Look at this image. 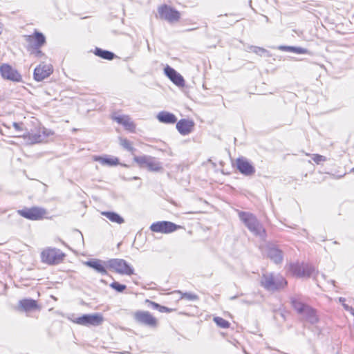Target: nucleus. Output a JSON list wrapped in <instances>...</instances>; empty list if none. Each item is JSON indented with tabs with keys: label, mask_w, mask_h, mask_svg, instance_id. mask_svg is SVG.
<instances>
[{
	"label": "nucleus",
	"mask_w": 354,
	"mask_h": 354,
	"mask_svg": "<svg viewBox=\"0 0 354 354\" xmlns=\"http://www.w3.org/2000/svg\"><path fill=\"white\" fill-rule=\"evenodd\" d=\"M27 44L26 50L30 56L37 59L45 57L41 48L46 44V37L41 32L35 30L32 34L24 35Z\"/></svg>",
	"instance_id": "f257e3e1"
},
{
	"label": "nucleus",
	"mask_w": 354,
	"mask_h": 354,
	"mask_svg": "<svg viewBox=\"0 0 354 354\" xmlns=\"http://www.w3.org/2000/svg\"><path fill=\"white\" fill-rule=\"evenodd\" d=\"M54 135V131L48 129L40 124L37 123L34 129L24 133L23 135H16L15 137L23 138L30 144H37L45 142L50 136Z\"/></svg>",
	"instance_id": "f03ea898"
},
{
	"label": "nucleus",
	"mask_w": 354,
	"mask_h": 354,
	"mask_svg": "<svg viewBox=\"0 0 354 354\" xmlns=\"http://www.w3.org/2000/svg\"><path fill=\"white\" fill-rule=\"evenodd\" d=\"M238 215L241 221L255 236L263 239L266 237V230L255 215L250 212L243 211H239Z\"/></svg>",
	"instance_id": "7ed1b4c3"
},
{
	"label": "nucleus",
	"mask_w": 354,
	"mask_h": 354,
	"mask_svg": "<svg viewBox=\"0 0 354 354\" xmlns=\"http://www.w3.org/2000/svg\"><path fill=\"white\" fill-rule=\"evenodd\" d=\"M292 308L299 314L304 315L307 320L312 324L319 322L317 310L312 306L306 304L301 298L293 297L290 299Z\"/></svg>",
	"instance_id": "20e7f679"
},
{
	"label": "nucleus",
	"mask_w": 354,
	"mask_h": 354,
	"mask_svg": "<svg viewBox=\"0 0 354 354\" xmlns=\"http://www.w3.org/2000/svg\"><path fill=\"white\" fill-rule=\"evenodd\" d=\"M66 254L61 249L55 247H46L40 253L41 261L48 266H57L64 262Z\"/></svg>",
	"instance_id": "39448f33"
},
{
	"label": "nucleus",
	"mask_w": 354,
	"mask_h": 354,
	"mask_svg": "<svg viewBox=\"0 0 354 354\" xmlns=\"http://www.w3.org/2000/svg\"><path fill=\"white\" fill-rule=\"evenodd\" d=\"M107 268L121 275L131 276L134 268L122 259H111L106 261Z\"/></svg>",
	"instance_id": "423d86ee"
},
{
	"label": "nucleus",
	"mask_w": 354,
	"mask_h": 354,
	"mask_svg": "<svg viewBox=\"0 0 354 354\" xmlns=\"http://www.w3.org/2000/svg\"><path fill=\"white\" fill-rule=\"evenodd\" d=\"M134 321L142 326L156 328L158 326V319L147 310H136L133 314Z\"/></svg>",
	"instance_id": "0eeeda50"
},
{
	"label": "nucleus",
	"mask_w": 354,
	"mask_h": 354,
	"mask_svg": "<svg viewBox=\"0 0 354 354\" xmlns=\"http://www.w3.org/2000/svg\"><path fill=\"white\" fill-rule=\"evenodd\" d=\"M21 216L31 221L43 220L47 218L48 212L45 208L33 206L31 207H25L17 211Z\"/></svg>",
	"instance_id": "6e6552de"
},
{
	"label": "nucleus",
	"mask_w": 354,
	"mask_h": 354,
	"mask_svg": "<svg viewBox=\"0 0 354 354\" xmlns=\"http://www.w3.org/2000/svg\"><path fill=\"white\" fill-rule=\"evenodd\" d=\"M71 321L75 324L85 326H96L102 324L104 317L102 314H86L77 317L71 318Z\"/></svg>",
	"instance_id": "1a4fd4ad"
},
{
	"label": "nucleus",
	"mask_w": 354,
	"mask_h": 354,
	"mask_svg": "<svg viewBox=\"0 0 354 354\" xmlns=\"http://www.w3.org/2000/svg\"><path fill=\"white\" fill-rule=\"evenodd\" d=\"M158 17L162 19L173 24L178 22L180 19V13L166 4L160 6L158 8Z\"/></svg>",
	"instance_id": "9d476101"
},
{
	"label": "nucleus",
	"mask_w": 354,
	"mask_h": 354,
	"mask_svg": "<svg viewBox=\"0 0 354 354\" xmlns=\"http://www.w3.org/2000/svg\"><path fill=\"white\" fill-rule=\"evenodd\" d=\"M149 228L151 232L155 233L170 234L184 227L171 221H162L152 223Z\"/></svg>",
	"instance_id": "9b49d317"
},
{
	"label": "nucleus",
	"mask_w": 354,
	"mask_h": 354,
	"mask_svg": "<svg viewBox=\"0 0 354 354\" xmlns=\"http://www.w3.org/2000/svg\"><path fill=\"white\" fill-rule=\"evenodd\" d=\"M53 71L54 68L50 63L41 62L34 69L33 79L37 82H41L49 77Z\"/></svg>",
	"instance_id": "f8f14e48"
},
{
	"label": "nucleus",
	"mask_w": 354,
	"mask_h": 354,
	"mask_svg": "<svg viewBox=\"0 0 354 354\" xmlns=\"http://www.w3.org/2000/svg\"><path fill=\"white\" fill-rule=\"evenodd\" d=\"M287 285L286 280L282 277H274L273 275H264L261 286L268 290H274L284 288Z\"/></svg>",
	"instance_id": "ddd939ff"
},
{
	"label": "nucleus",
	"mask_w": 354,
	"mask_h": 354,
	"mask_svg": "<svg viewBox=\"0 0 354 354\" xmlns=\"http://www.w3.org/2000/svg\"><path fill=\"white\" fill-rule=\"evenodd\" d=\"M0 75L3 79L12 82H19L22 80L21 74L8 64H2L0 66Z\"/></svg>",
	"instance_id": "4468645a"
},
{
	"label": "nucleus",
	"mask_w": 354,
	"mask_h": 354,
	"mask_svg": "<svg viewBox=\"0 0 354 354\" xmlns=\"http://www.w3.org/2000/svg\"><path fill=\"white\" fill-rule=\"evenodd\" d=\"M134 161L140 167L147 168L151 171H158L161 169V164L154 158L148 156H135Z\"/></svg>",
	"instance_id": "2eb2a0df"
},
{
	"label": "nucleus",
	"mask_w": 354,
	"mask_h": 354,
	"mask_svg": "<svg viewBox=\"0 0 354 354\" xmlns=\"http://www.w3.org/2000/svg\"><path fill=\"white\" fill-rule=\"evenodd\" d=\"M112 119L129 133H136V124L128 115H113Z\"/></svg>",
	"instance_id": "dca6fc26"
},
{
	"label": "nucleus",
	"mask_w": 354,
	"mask_h": 354,
	"mask_svg": "<svg viewBox=\"0 0 354 354\" xmlns=\"http://www.w3.org/2000/svg\"><path fill=\"white\" fill-rule=\"evenodd\" d=\"M236 165L239 171L245 176H252L255 173L254 167L245 158H238L236 160Z\"/></svg>",
	"instance_id": "f3484780"
},
{
	"label": "nucleus",
	"mask_w": 354,
	"mask_h": 354,
	"mask_svg": "<svg viewBox=\"0 0 354 354\" xmlns=\"http://www.w3.org/2000/svg\"><path fill=\"white\" fill-rule=\"evenodd\" d=\"M311 269L307 266L299 263H292L288 266L289 274L295 277H309L311 274Z\"/></svg>",
	"instance_id": "a211bd4d"
},
{
	"label": "nucleus",
	"mask_w": 354,
	"mask_h": 354,
	"mask_svg": "<svg viewBox=\"0 0 354 354\" xmlns=\"http://www.w3.org/2000/svg\"><path fill=\"white\" fill-rule=\"evenodd\" d=\"M195 123L191 119H180L176 122V129L183 136H187L191 133L194 128Z\"/></svg>",
	"instance_id": "6ab92c4d"
},
{
	"label": "nucleus",
	"mask_w": 354,
	"mask_h": 354,
	"mask_svg": "<svg viewBox=\"0 0 354 354\" xmlns=\"http://www.w3.org/2000/svg\"><path fill=\"white\" fill-rule=\"evenodd\" d=\"M165 74L176 86H184L185 80L183 77L174 68L167 65L164 68Z\"/></svg>",
	"instance_id": "aec40b11"
},
{
	"label": "nucleus",
	"mask_w": 354,
	"mask_h": 354,
	"mask_svg": "<svg viewBox=\"0 0 354 354\" xmlns=\"http://www.w3.org/2000/svg\"><path fill=\"white\" fill-rule=\"evenodd\" d=\"M19 308L21 310L28 312L32 310H39L40 305L36 300L32 299H24L19 301Z\"/></svg>",
	"instance_id": "412c9836"
},
{
	"label": "nucleus",
	"mask_w": 354,
	"mask_h": 354,
	"mask_svg": "<svg viewBox=\"0 0 354 354\" xmlns=\"http://www.w3.org/2000/svg\"><path fill=\"white\" fill-rule=\"evenodd\" d=\"M159 122L165 124H174L177 122V118L174 114L167 111H160L157 115Z\"/></svg>",
	"instance_id": "4be33fe9"
},
{
	"label": "nucleus",
	"mask_w": 354,
	"mask_h": 354,
	"mask_svg": "<svg viewBox=\"0 0 354 354\" xmlns=\"http://www.w3.org/2000/svg\"><path fill=\"white\" fill-rule=\"evenodd\" d=\"M86 265L102 274H107L106 269L108 268L106 266V262H102L100 260H93L88 261Z\"/></svg>",
	"instance_id": "5701e85b"
},
{
	"label": "nucleus",
	"mask_w": 354,
	"mask_h": 354,
	"mask_svg": "<svg viewBox=\"0 0 354 354\" xmlns=\"http://www.w3.org/2000/svg\"><path fill=\"white\" fill-rule=\"evenodd\" d=\"M94 160L99 162L102 165L117 166L120 164L119 159L117 157L97 156L95 157Z\"/></svg>",
	"instance_id": "b1692460"
},
{
	"label": "nucleus",
	"mask_w": 354,
	"mask_h": 354,
	"mask_svg": "<svg viewBox=\"0 0 354 354\" xmlns=\"http://www.w3.org/2000/svg\"><path fill=\"white\" fill-rule=\"evenodd\" d=\"M268 257L274 263H281L283 259L282 252L275 248H270L268 252Z\"/></svg>",
	"instance_id": "393cba45"
},
{
	"label": "nucleus",
	"mask_w": 354,
	"mask_h": 354,
	"mask_svg": "<svg viewBox=\"0 0 354 354\" xmlns=\"http://www.w3.org/2000/svg\"><path fill=\"white\" fill-rule=\"evenodd\" d=\"M145 304H147L148 305H149L151 307H153L154 309L158 310L160 313H171V312L175 311L176 310V308H168V307H166V306H161L159 304L156 303V302H154L153 301H151L149 299H146L145 301Z\"/></svg>",
	"instance_id": "a878e982"
},
{
	"label": "nucleus",
	"mask_w": 354,
	"mask_h": 354,
	"mask_svg": "<svg viewBox=\"0 0 354 354\" xmlns=\"http://www.w3.org/2000/svg\"><path fill=\"white\" fill-rule=\"evenodd\" d=\"M102 215L106 216L110 221L121 224L124 223V219L118 214L113 212H102Z\"/></svg>",
	"instance_id": "bb28decb"
},
{
	"label": "nucleus",
	"mask_w": 354,
	"mask_h": 354,
	"mask_svg": "<svg viewBox=\"0 0 354 354\" xmlns=\"http://www.w3.org/2000/svg\"><path fill=\"white\" fill-rule=\"evenodd\" d=\"M95 55L107 60H111L114 58V54L113 53L97 48L95 50Z\"/></svg>",
	"instance_id": "cd10ccee"
},
{
	"label": "nucleus",
	"mask_w": 354,
	"mask_h": 354,
	"mask_svg": "<svg viewBox=\"0 0 354 354\" xmlns=\"http://www.w3.org/2000/svg\"><path fill=\"white\" fill-rule=\"evenodd\" d=\"M120 145L126 150L133 153L135 151V148L133 147V143L126 138L120 137L119 138Z\"/></svg>",
	"instance_id": "c85d7f7f"
},
{
	"label": "nucleus",
	"mask_w": 354,
	"mask_h": 354,
	"mask_svg": "<svg viewBox=\"0 0 354 354\" xmlns=\"http://www.w3.org/2000/svg\"><path fill=\"white\" fill-rule=\"evenodd\" d=\"M279 49L283 51L292 52L297 54H304L306 53V49L294 46H281L279 47Z\"/></svg>",
	"instance_id": "c756f323"
},
{
	"label": "nucleus",
	"mask_w": 354,
	"mask_h": 354,
	"mask_svg": "<svg viewBox=\"0 0 354 354\" xmlns=\"http://www.w3.org/2000/svg\"><path fill=\"white\" fill-rule=\"evenodd\" d=\"M175 292H177L180 294V297L176 300V301L180 300V299H187L188 301H196L198 299V295L193 293H183L180 290L176 291Z\"/></svg>",
	"instance_id": "7c9ffc66"
},
{
	"label": "nucleus",
	"mask_w": 354,
	"mask_h": 354,
	"mask_svg": "<svg viewBox=\"0 0 354 354\" xmlns=\"http://www.w3.org/2000/svg\"><path fill=\"white\" fill-rule=\"evenodd\" d=\"M213 320L221 328H229L230 327V323L221 317H214Z\"/></svg>",
	"instance_id": "2f4dec72"
},
{
	"label": "nucleus",
	"mask_w": 354,
	"mask_h": 354,
	"mask_svg": "<svg viewBox=\"0 0 354 354\" xmlns=\"http://www.w3.org/2000/svg\"><path fill=\"white\" fill-rule=\"evenodd\" d=\"M12 127L17 133V135H23L24 133L28 132L23 122H14L12 124Z\"/></svg>",
	"instance_id": "473e14b6"
},
{
	"label": "nucleus",
	"mask_w": 354,
	"mask_h": 354,
	"mask_svg": "<svg viewBox=\"0 0 354 354\" xmlns=\"http://www.w3.org/2000/svg\"><path fill=\"white\" fill-rule=\"evenodd\" d=\"M110 287L118 292H122L127 288L124 284H121L118 281H113L110 284Z\"/></svg>",
	"instance_id": "72a5a7b5"
},
{
	"label": "nucleus",
	"mask_w": 354,
	"mask_h": 354,
	"mask_svg": "<svg viewBox=\"0 0 354 354\" xmlns=\"http://www.w3.org/2000/svg\"><path fill=\"white\" fill-rule=\"evenodd\" d=\"M312 160L316 164H320L321 162H325L326 160V158L325 156L319 155V154H313L312 156Z\"/></svg>",
	"instance_id": "f704fd0d"
},
{
	"label": "nucleus",
	"mask_w": 354,
	"mask_h": 354,
	"mask_svg": "<svg viewBox=\"0 0 354 354\" xmlns=\"http://www.w3.org/2000/svg\"><path fill=\"white\" fill-rule=\"evenodd\" d=\"M266 50L262 48H257V49L255 50V53H266Z\"/></svg>",
	"instance_id": "c9c22d12"
},
{
	"label": "nucleus",
	"mask_w": 354,
	"mask_h": 354,
	"mask_svg": "<svg viewBox=\"0 0 354 354\" xmlns=\"http://www.w3.org/2000/svg\"><path fill=\"white\" fill-rule=\"evenodd\" d=\"M343 306L344 308H345V310H348V311H352L353 310V309L351 307H349L348 305H346V304H343Z\"/></svg>",
	"instance_id": "e433bc0d"
},
{
	"label": "nucleus",
	"mask_w": 354,
	"mask_h": 354,
	"mask_svg": "<svg viewBox=\"0 0 354 354\" xmlns=\"http://www.w3.org/2000/svg\"><path fill=\"white\" fill-rule=\"evenodd\" d=\"M339 301H340L341 302H342V304H344V302L345 301V299H344V298H342V297H340V298H339Z\"/></svg>",
	"instance_id": "4c0bfd02"
},
{
	"label": "nucleus",
	"mask_w": 354,
	"mask_h": 354,
	"mask_svg": "<svg viewBox=\"0 0 354 354\" xmlns=\"http://www.w3.org/2000/svg\"><path fill=\"white\" fill-rule=\"evenodd\" d=\"M352 171L354 173V167L352 169Z\"/></svg>",
	"instance_id": "58836bf2"
}]
</instances>
